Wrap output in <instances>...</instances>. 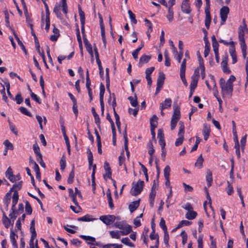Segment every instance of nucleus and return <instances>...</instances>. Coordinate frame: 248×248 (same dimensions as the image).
<instances>
[{
    "mask_svg": "<svg viewBox=\"0 0 248 248\" xmlns=\"http://www.w3.org/2000/svg\"><path fill=\"white\" fill-rule=\"evenodd\" d=\"M79 16H80V20L81 23H85V18L84 12L82 10L81 7L78 8Z\"/></svg>",
    "mask_w": 248,
    "mask_h": 248,
    "instance_id": "39",
    "label": "nucleus"
},
{
    "mask_svg": "<svg viewBox=\"0 0 248 248\" xmlns=\"http://www.w3.org/2000/svg\"><path fill=\"white\" fill-rule=\"evenodd\" d=\"M62 7L63 12L66 15L68 12L66 0H62Z\"/></svg>",
    "mask_w": 248,
    "mask_h": 248,
    "instance_id": "50",
    "label": "nucleus"
},
{
    "mask_svg": "<svg viewBox=\"0 0 248 248\" xmlns=\"http://www.w3.org/2000/svg\"><path fill=\"white\" fill-rule=\"evenodd\" d=\"M229 52L232 60V63H235L237 62V56L234 46L233 47H232L231 49H230Z\"/></svg>",
    "mask_w": 248,
    "mask_h": 248,
    "instance_id": "20",
    "label": "nucleus"
},
{
    "mask_svg": "<svg viewBox=\"0 0 248 248\" xmlns=\"http://www.w3.org/2000/svg\"><path fill=\"white\" fill-rule=\"evenodd\" d=\"M206 179L207 182V186L210 187L212 185L213 178H212V171L208 170H207V175L206 176Z\"/></svg>",
    "mask_w": 248,
    "mask_h": 248,
    "instance_id": "22",
    "label": "nucleus"
},
{
    "mask_svg": "<svg viewBox=\"0 0 248 248\" xmlns=\"http://www.w3.org/2000/svg\"><path fill=\"white\" fill-rule=\"evenodd\" d=\"M241 45V47L242 49V53L243 55V57L244 59H246L247 55V46L245 42L240 43Z\"/></svg>",
    "mask_w": 248,
    "mask_h": 248,
    "instance_id": "41",
    "label": "nucleus"
},
{
    "mask_svg": "<svg viewBox=\"0 0 248 248\" xmlns=\"http://www.w3.org/2000/svg\"><path fill=\"white\" fill-rule=\"evenodd\" d=\"M210 133V125L207 124H204L203 125V130H202V134L204 137V139L205 140H207L208 139Z\"/></svg>",
    "mask_w": 248,
    "mask_h": 248,
    "instance_id": "10",
    "label": "nucleus"
},
{
    "mask_svg": "<svg viewBox=\"0 0 248 248\" xmlns=\"http://www.w3.org/2000/svg\"><path fill=\"white\" fill-rule=\"evenodd\" d=\"M191 224V222L189 221L183 220L181 221L177 225V226L172 230V232L176 231L178 229H179L184 226H188L190 225Z\"/></svg>",
    "mask_w": 248,
    "mask_h": 248,
    "instance_id": "18",
    "label": "nucleus"
},
{
    "mask_svg": "<svg viewBox=\"0 0 248 248\" xmlns=\"http://www.w3.org/2000/svg\"><path fill=\"white\" fill-rule=\"evenodd\" d=\"M221 65L222 68L223 72L225 73L230 74L231 71L228 68V56L226 55L225 56L222 57V62H221Z\"/></svg>",
    "mask_w": 248,
    "mask_h": 248,
    "instance_id": "8",
    "label": "nucleus"
},
{
    "mask_svg": "<svg viewBox=\"0 0 248 248\" xmlns=\"http://www.w3.org/2000/svg\"><path fill=\"white\" fill-rule=\"evenodd\" d=\"M128 13L129 15V17H130V18L131 19V21L135 24H137V20L136 19V18H135V15L133 13V12L130 10H129L128 11Z\"/></svg>",
    "mask_w": 248,
    "mask_h": 248,
    "instance_id": "56",
    "label": "nucleus"
},
{
    "mask_svg": "<svg viewBox=\"0 0 248 248\" xmlns=\"http://www.w3.org/2000/svg\"><path fill=\"white\" fill-rule=\"evenodd\" d=\"M227 193L229 195H231L233 192V188L229 181H227Z\"/></svg>",
    "mask_w": 248,
    "mask_h": 248,
    "instance_id": "59",
    "label": "nucleus"
},
{
    "mask_svg": "<svg viewBox=\"0 0 248 248\" xmlns=\"http://www.w3.org/2000/svg\"><path fill=\"white\" fill-rule=\"evenodd\" d=\"M173 108H174V111H173V114L172 115V117L171 118V119L173 120H178L180 118L181 114H180V108L177 106V105H173Z\"/></svg>",
    "mask_w": 248,
    "mask_h": 248,
    "instance_id": "9",
    "label": "nucleus"
},
{
    "mask_svg": "<svg viewBox=\"0 0 248 248\" xmlns=\"http://www.w3.org/2000/svg\"><path fill=\"white\" fill-rule=\"evenodd\" d=\"M33 149L34 153L36 154L37 156H38L39 155H42L40 152V148L38 145L36 143L33 145Z\"/></svg>",
    "mask_w": 248,
    "mask_h": 248,
    "instance_id": "63",
    "label": "nucleus"
},
{
    "mask_svg": "<svg viewBox=\"0 0 248 248\" xmlns=\"http://www.w3.org/2000/svg\"><path fill=\"white\" fill-rule=\"evenodd\" d=\"M15 100L17 104H20L23 101V99L21 96V93H19L16 94L15 97Z\"/></svg>",
    "mask_w": 248,
    "mask_h": 248,
    "instance_id": "61",
    "label": "nucleus"
},
{
    "mask_svg": "<svg viewBox=\"0 0 248 248\" xmlns=\"http://www.w3.org/2000/svg\"><path fill=\"white\" fill-rule=\"evenodd\" d=\"M197 216V212L193 210H192L191 211L187 212L186 213V218H187L189 220H191V219H193L195 218H196Z\"/></svg>",
    "mask_w": 248,
    "mask_h": 248,
    "instance_id": "26",
    "label": "nucleus"
},
{
    "mask_svg": "<svg viewBox=\"0 0 248 248\" xmlns=\"http://www.w3.org/2000/svg\"><path fill=\"white\" fill-rule=\"evenodd\" d=\"M125 157L124 156V152L122 151L121 153V155L119 157V165L122 166L123 164H124Z\"/></svg>",
    "mask_w": 248,
    "mask_h": 248,
    "instance_id": "52",
    "label": "nucleus"
},
{
    "mask_svg": "<svg viewBox=\"0 0 248 248\" xmlns=\"http://www.w3.org/2000/svg\"><path fill=\"white\" fill-rule=\"evenodd\" d=\"M112 95L113 96V100L112 101V107L114 112V116L115 118L116 122L120 121V117L119 115L117 113L116 110H115V107L116 106V97L114 93H112Z\"/></svg>",
    "mask_w": 248,
    "mask_h": 248,
    "instance_id": "17",
    "label": "nucleus"
},
{
    "mask_svg": "<svg viewBox=\"0 0 248 248\" xmlns=\"http://www.w3.org/2000/svg\"><path fill=\"white\" fill-rule=\"evenodd\" d=\"M9 127H10V130L16 135H18V131L15 128V126L12 123H11V122H10L9 121Z\"/></svg>",
    "mask_w": 248,
    "mask_h": 248,
    "instance_id": "62",
    "label": "nucleus"
},
{
    "mask_svg": "<svg viewBox=\"0 0 248 248\" xmlns=\"http://www.w3.org/2000/svg\"><path fill=\"white\" fill-rule=\"evenodd\" d=\"M167 18L169 22H171L173 19V11L171 6L168 7V13L167 15Z\"/></svg>",
    "mask_w": 248,
    "mask_h": 248,
    "instance_id": "29",
    "label": "nucleus"
},
{
    "mask_svg": "<svg viewBox=\"0 0 248 248\" xmlns=\"http://www.w3.org/2000/svg\"><path fill=\"white\" fill-rule=\"evenodd\" d=\"M11 190H10L7 192L4 196V204L5 206V209L6 210L8 209V206L11 202Z\"/></svg>",
    "mask_w": 248,
    "mask_h": 248,
    "instance_id": "15",
    "label": "nucleus"
},
{
    "mask_svg": "<svg viewBox=\"0 0 248 248\" xmlns=\"http://www.w3.org/2000/svg\"><path fill=\"white\" fill-rule=\"evenodd\" d=\"M87 153L88 154V159L89 161V165L90 167L93 165V155L92 152L89 148H88Z\"/></svg>",
    "mask_w": 248,
    "mask_h": 248,
    "instance_id": "32",
    "label": "nucleus"
},
{
    "mask_svg": "<svg viewBox=\"0 0 248 248\" xmlns=\"http://www.w3.org/2000/svg\"><path fill=\"white\" fill-rule=\"evenodd\" d=\"M159 226L162 229L164 232H167V228L165 224V221L163 218H161L160 223Z\"/></svg>",
    "mask_w": 248,
    "mask_h": 248,
    "instance_id": "48",
    "label": "nucleus"
},
{
    "mask_svg": "<svg viewBox=\"0 0 248 248\" xmlns=\"http://www.w3.org/2000/svg\"><path fill=\"white\" fill-rule=\"evenodd\" d=\"M17 238L18 236L16 233H11L10 239L14 248H18L17 244L16 241Z\"/></svg>",
    "mask_w": 248,
    "mask_h": 248,
    "instance_id": "25",
    "label": "nucleus"
},
{
    "mask_svg": "<svg viewBox=\"0 0 248 248\" xmlns=\"http://www.w3.org/2000/svg\"><path fill=\"white\" fill-rule=\"evenodd\" d=\"M210 45L209 42H207L205 45L204 50V56L206 57L210 52Z\"/></svg>",
    "mask_w": 248,
    "mask_h": 248,
    "instance_id": "46",
    "label": "nucleus"
},
{
    "mask_svg": "<svg viewBox=\"0 0 248 248\" xmlns=\"http://www.w3.org/2000/svg\"><path fill=\"white\" fill-rule=\"evenodd\" d=\"M91 216L90 215H86L85 216L79 217L78 219V221H90L93 220L94 219L91 217Z\"/></svg>",
    "mask_w": 248,
    "mask_h": 248,
    "instance_id": "36",
    "label": "nucleus"
},
{
    "mask_svg": "<svg viewBox=\"0 0 248 248\" xmlns=\"http://www.w3.org/2000/svg\"><path fill=\"white\" fill-rule=\"evenodd\" d=\"M25 211L28 215L31 214L32 212L31 206L27 201L25 202Z\"/></svg>",
    "mask_w": 248,
    "mask_h": 248,
    "instance_id": "40",
    "label": "nucleus"
},
{
    "mask_svg": "<svg viewBox=\"0 0 248 248\" xmlns=\"http://www.w3.org/2000/svg\"><path fill=\"white\" fill-rule=\"evenodd\" d=\"M164 57L165 66L167 67L170 66V61L169 57V53L167 50H166L164 52Z\"/></svg>",
    "mask_w": 248,
    "mask_h": 248,
    "instance_id": "33",
    "label": "nucleus"
},
{
    "mask_svg": "<svg viewBox=\"0 0 248 248\" xmlns=\"http://www.w3.org/2000/svg\"><path fill=\"white\" fill-rule=\"evenodd\" d=\"M234 148L235 149V153L238 158H240L241 157L240 152V145L238 142V140H237L235 142V145H234Z\"/></svg>",
    "mask_w": 248,
    "mask_h": 248,
    "instance_id": "51",
    "label": "nucleus"
},
{
    "mask_svg": "<svg viewBox=\"0 0 248 248\" xmlns=\"http://www.w3.org/2000/svg\"><path fill=\"white\" fill-rule=\"evenodd\" d=\"M19 110L20 111V112L24 114V115H26L27 116H28L29 117H31L32 116V115L31 114L28 110V109L25 108V107H20L19 108Z\"/></svg>",
    "mask_w": 248,
    "mask_h": 248,
    "instance_id": "47",
    "label": "nucleus"
},
{
    "mask_svg": "<svg viewBox=\"0 0 248 248\" xmlns=\"http://www.w3.org/2000/svg\"><path fill=\"white\" fill-rule=\"evenodd\" d=\"M151 59V56L144 55H142L140 59L139 66H141L143 63H147Z\"/></svg>",
    "mask_w": 248,
    "mask_h": 248,
    "instance_id": "19",
    "label": "nucleus"
},
{
    "mask_svg": "<svg viewBox=\"0 0 248 248\" xmlns=\"http://www.w3.org/2000/svg\"><path fill=\"white\" fill-rule=\"evenodd\" d=\"M206 6L205 8V26L207 29H209L211 21V16L210 12V0H205Z\"/></svg>",
    "mask_w": 248,
    "mask_h": 248,
    "instance_id": "3",
    "label": "nucleus"
},
{
    "mask_svg": "<svg viewBox=\"0 0 248 248\" xmlns=\"http://www.w3.org/2000/svg\"><path fill=\"white\" fill-rule=\"evenodd\" d=\"M93 117L94 118V122H95V124H96L98 129L100 130V129H101V126H100L101 122H100V120L99 115H96L94 116Z\"/></svg>",
    "mask_w": 248,
    "mask_h": 248,
    "instance_id": "58",
    "label": "nucleus"
},
{
    "mask_svg": "<svg viewBox=\"0 0 248 248\" xmlns=\"http://www.w3.org/2000/svg\"><path fill=\"white\" fill-rule=\"evenodd\" d=\"M122 245H118L116 244H108L105 245L103 246V248H122Z\"/></svg>",
    "mask_w": 248,
    "mask_h": 248,
    "instance_id": "42",
    "label": "nucleus"
},
{
    "mask_svg": "<svg viewBox=\"0 0 248 248\" xmlns=\"http://www.w3.org/2000/svg\"><path fill=\"white\" fill-rule=\"evenodd\" d=\"M132 187L130 190V193L133 196H137L140 194L142 191L144 185V181L139 180L136 183L132 184Z\"/></svg>",
    "mask_w": 248,
    "mask_h": 248,
    "instance_id": "2",
    "label": "nucleus"
},
{
    "mask_svg": "<svg viewBox=\"0 0 248 248\" xmlns=\"http://www.w3.org/2000/svg\"><path fill=\"white\" fill-rule=\"evenodd\" d=\"M246 31L243 26H240L238 28V38L240 43L245 42L244 39V34Z\"/></svg>",
    "mask_w": 248,
    "mask_h": 248,
    "instance_id": "12",
    "label": "nucleus"
},
{
    "mask_svg": "<svg viewBox=\"0 0 248 248\" xmlns=\"http://www.w3.org/2000/svg\"><path fill=\"white\" fill-rule=\"evenodd\" d=\"M158 118L155 115H154L150 120V127L151 128H156L157 124Z\"/></svg>",
    "mask_w": 248,
    "mask_h": 248,
    "instance_id": "24",
    "label": "nucleus"
},
{
    "mask_svg": "<svg viewBox=\"0 0 248 248\" xmlns=\"http://www.w3.org/2000/svg\"><path fill=\"white\" fill-rule=\"evenodd\" d=\"M179 138H177L175 142V145L176 146H178L181 145L183 143V142L184 140V136L182 135H178Z\"/></svg>",
    "mask_w": 248,
    "mask_h": 248,
    "instance_id": "49",
    "label": "nucleus"
},
{
    "mask_svg": "<svg viewBox=\"0 0 248 248\" xmlns=\"http://www.w3.org/2000/svg\"><path fill=\"white\" fill-rule=\"evenodd\" d=\"M105 92V88L104 85L101 83L100 87V93H99V97H100V102H104L103 97L104 93Z\"/></svg>",
    "mask_w": 248,
    "mask_h": 248,
    "instance_id": "34",
    "label": "nucleus"
},
{
    "mask_svg": "<svg viewBox=\"0 0 248 248\" xmlns=\"http://www.w3.org/2000/svg\"><path fill=\"white\" fill-rule=\"evenodd\" d=\"M60 4H56L53 9L54 13L55 14L57 17L60 19H61L62 16V14L60 12Z\"/></svg>",
    "mask_w": 248,
    "mask_h": 248,
    "instance_id": "28",
    "label": "nucleus"
},
{
    "mask_svg": "<svg viewBox=\"0 0 248 248\" xmlns=\"http://www.w3.org/2000/svg\"><path fill=\"white\" fill-rule=\"evenodd\" d=\"M36 159H37V160L40 163V165L42 167L45 168H46V165H45V164L43 160L42 155H39L38 156H37Z\"/></svg>",
    "mask_w": 248,
    "mask_h": 248,
    "instance_id": "60",
    "label": "nucleus"
},
{
    "mask_svg": "<svg viewBox=\"0 0 248 248\" xmlns=\"http://www.w3.org/2000/svg\"><path fill=\"white\" fill-rule=\"evenodd\" d=\"M221 89V93L223 95L227 94L229 97L232 96V93L233 91V85L229 83H227L225 85H223Z\"/></svg>",
    "mask_w": 248,
    "mask_h": 248,
    "instance_id": "4",
    "label": "nucleus"
},
{
    "mask_svg": "<svg viewBox=\"0 0 248 248\" xmlns=\"http://www.w3.org/2000/svg\"><path fill=\"white\" fill-rule=\"evenodd\" d=\"M74 166H73L71 172L69 173V177L67 179V183L69 184H72L74 181Z\"/></svg>",
    "mask_w": 248,
    "mask_h": 248,
    "instance_id": "31",
    "label": "nucleus"
},
{
    "mask_svg": "<svg viewBox=\"0 0 248 248\" xmlns=\"http://www.w3.org/2000/svg\"><path fill=\"white\" fill-rule=\"evenodd\" d=\"M18 200V192L14 191L12 197V206L11 209H14L16 205L17 204Z\"/></svg>",
    "mask_w": 248,
    "mask_h": 248,
    "instance_id": "21",
    "label": "nucleus"
},
{
    "mask_svg": "<svg viewBox=\"0 0 248 248\" xmlns=\"http://www.w3.org/2000/svg\"><path fill=\"white\" fill-rule=\"evenodd\" d=\"M22 181L18 182V183L15 184L13 187L11 188V192L13 191L17 192L18 190H20L22 187Z\"/></svg>",
    "mask_w": 248,
    "mask_h": 248,
    "instance_id": "35",
    "label": "nucleus"
},
{
    "mask_svg": "<svg viewBox=\"0 0 248 248\" xmlns=\"http://www.w3.org/2000/svg\"><path fill=\"white\" fill-rule=\"evenodd\" d=\"M246 139H247V135H245L244 137H243L240 140L241 143V150L243 152H244L246 143Z\"/></svg>",
    "mask_w": 248,
    "mask_h": 248,
    "instance_id": "55",
    "label": "nucleus"
},
{
    "mask_svg": "<svg viewBox=\"0 0 248 248\" xmlns=\"http://www.w3.org/2000/svg\"><path fill=\"white\" fill-rule=\"evenodd\" d=\"M115 227L118 228L123 231H117L116 232H132V227L131 226L127 224L125 221H117L114 223ZM109 232H116L114 231H110Z\"/></svg>",
    "mask_w": 248,
    "mask_h": 248,
    "instance_id": "1",
    "label": "nucleus"
},
{
    "mask_svg": "<svg viewBox=\"0 0 248 248\" xmlns=\"http://www.w3.org/2000/svg\"><path fill=\"white\" fill-rule=\"evenodd\" d=\"M203 162V158L202 155H201L197 159L196 162L195 164V166L199 168H201L202 166V163Z\"/></svg>",
    "mask_w": 248,
    "mask_h": 248,
    "instance_id": "38",
    "label": "nucleus"
},
{
    "mask_svg": "<svg viewBox=\"0 0 248 248\" xmlns=\"http://www.w3.org/2000/svg\"><path fill=\"white\" fill-rule=\"evenodd\" d=\"M229 13V8L227 6H223L220 10V16L221 18V25H223L226 21L228 14Z\"/></svg>",
    "mask_w": 248,
    "mask_h": 248,
    "instance_id": "6",
    "label": "nucleus"
},
{
    "mask_svg": "<svg viewBox=\"0 0 248 248\" xmlns=\"http://www.w3.org/2000/svg\"><path fill=\"white\" fill-rule=\"evenodd\" d=\"M128 99L130 101V104L133 107H136L138 106V98L136 94H135L134 97L129 96L128 97Z\"/></svg>",
    "mask_w": 248,
    "mask_h": 248,
    "instance_id": "27",
    "label": "nucleus"
},
{
    "mask_svg": "<svg viewBox=\"0 0 248 248\" xmlns=\"http://www.w3.org/2000/svg\"><path fill=\"white\" fill-rule=\"evenodd\" d=\"M189 2V0H183L181 6L182 11L187 14H190L191 11Z\"/></svg>",
    "mask_w": 248,
    "mask_h": 248,
    "instance_id": "7",
    "label": "nucleus"
},
{
    "mask_svg": "<svg viewBox=\"0 0 248 248\" xmlns=\"http://www.w3.org/2000/svg\"><path fill=\"white\" fill-rule=\"evenodd\" d=\"M186 59H184L181 65L180 73H185L186 68Z\"/></svg>",
    "mask_w": 248,
    "mask_h": 248,
    "instance_id": "57",
    "label": "nucleus"
},
{
    "mask_svg": "<svg viewBox=\"0 0 248 248\" xmlns=\"http://www.w3.org/2000/svg\"><path fill=\"white\" fill-rule=\"evenodd\" d=\"M165 79V75L163 72H159V75L157 80V85L158 86L163 87L164 80Z\"/></svg>",
    "mask_w": 248,
    "mask_h": 248,
    "instance_id": "16",
    "label": "nucleus"
},
{
    "mask_svg": "<svg viewBox=\"0 0 248 248\" xmlns=\"http://www.w3.org/2000/svg\"><path fill=\"white\" fill-rule=\"evenodd\" d=\"M4 145L5 146L6 150H13L14 149V146L8 140H5L3 142Z\"/></svg>",
    "mask_w": 248,
    "mask_h": 248,
    "instance_id": "43",
    "label": "nucleus"
},
{
    "mask_svg": "<svg viewBox=\"0 0 248 248\" xmlns=\"http://www.w3.org/2000/svg\"><path fill=\"white\" fill-rule=\"evenodd\" d=\"M121 242L124 245L130 246L131 247H134V245L130 241V239L128 237L123 238L121 240Z\"/></svg>",
    "mask_w": 248,
    "mask_h": 248,
    "instance_id": "45",
    "label": "nucleus"
},
{
    "mask_svg": "<svg viewBox=\"0 0 248 248\" xmlns=\"http://www.w3.org/2000/svg\"><path fill=\"white\" fill-rule=\"evenodd\" d=\"M139 164L141 166L142 171H143V172L145 175L146 181H148V173H147L148 170H147V168L145 167V166L144 165L141 164L140 162H139Z\"/></svg>",
    "mask_w": 248,
    "mask_h": 248,
    "instance_id": "44",
    "label": "nucleus"
},
{
    "mask_svg": "<svg viewBox=\"0 0 248 248\" xmlns=\"http://www.w3.org/2000/svg\"><path fill=\"white\" fill-rule=\"evenodd\" d=\"M140 200L139 199L137 201L133 202L130 203L128 207H129L130 211L131 213H133V212H134L139 207V206L140 205Z\"/></svg>",
    "mask_w": 248,
    "mask_h": 248,
    "instance_id": "14",
    "label": "nucleus"
},
{
    "mask_svg": "<svg viewBox=\"0 0 248 248\" xmlns=\"http://www.w3.org/2000/svg\"><path fill=\"white\" fill-rule=\"evenodd\" d=\"M171 102L172 101L170 98L166 99L164 102H162L160 104L161 109L163 110L164 109L170 108L171 105Z\"/></svg>",
    "mask_w": 248,
    "mask_h": 248,
    "instance_id": "13",
    "label": "nucleus"
},
{
    "mask_svg": "<svg viewBox=\"0 0 248 248\" xmlns=\"http://www.w3.org/2000/svg\"><path fill=\"white\" fill-rule=\"evenodd\" d=\"M170 169L169 165L165 167L164 170V174L165 178H170Z\"/></svg>",
    "mask_w": 248,
    "mask_h": 248,
    "instance_id": "53",
    "label": "nucleus"
},
{
    "mask_svg": "<svg viewBox=\"0 0 248 248\" xmlns=\"http://www.w3.org/2000/svg\"><path fill=\"white\" fill-rule=\"evenodd\" d=\"M3 213V217H2V222L3 224L5 226V227L7 228H8L10 224H11V220L10 219L6 216V214L5 212L2 211Z\"/></svg>",
    "mask_w": 248,
    "mask_h": 248,
    "instance_id": "23",
    "label": "nucleus"
},
{
    "mask_svg": "<svg viewBox=\"0 0 248 248\" xmlns=\"http://www.w3.org/2000/svg\"><path fill=\"white\" fill-rule=\"evenodd\" d=\"M61 170H63L66 167V159L64 156H62L60 162Z\"/></svg>",
    "mask_w": 248,
    "mask_h": 248,
    "instance_id": "54",
    "label": "nucleus"
},
{
    "mask_svg": "<svg viewBox=\"0 0 248 248\" xmlns=\"http://www.w3.org/2000/svg\"><path fill=\"white\" fill-rule=\"evenodd\" d=\"M31 97L33 100H35L38 104L41 103V102L39 98L37 96L36 94H35L34 93H32V92H31Z\"/></svg>",
    "mask_w": 248,
    "mask_h": 248,
    "instance_id": "64",
    "label": "nucleus"
},
{
    "mask_svg": "<svg viewBox=\"0 0 248 248\" xmlns=\"http://www.w3.org/2000/svg\"><path fill=\"white\" fill-rule=\"evenodd\" d=\"M124 149H125V152H126V156L129 158V156H130V152H129V151L128 150V138H127L126 128L125 129V130L124 131Z\"/></svg>",
    "mask_w": 248,
    "mask_h": 248,
    "instance_id": "11",
    "label": "nucleus"
},
{
    "mask_svg": "<svg viewBox=\"0 0 248 248\" xmlns=\"http://www.w3.org/2000/svg\"><path fill=\"white\" fill-rule=\"evenodd\" d=\"M116 219V217L114 215H104L100 217V219L107 225L112 224Z\"/></svg>",
    "mask_w": 248,
    "mask_h": 248,
    "instance_id": "5",
    "label": "nucleus"
},
{
    "mask_svg": "<svg viewBox=\"0 0 248 248\" xmlns=\"http://www.w3.org/2000/svg\"><path fill=\"white\" fill-rule=\"evenodd\" d=\"M179 129L178 135L184 136V133H185L184 123L182 121H180V122H179Z\"/></svg>",
    "mask_w": 248,
    "mask_h": 248,
    "instance_id": "37",
    "label": "nucleus"
},
{
    "mask_svg": "<svg viewBox=\"0 0 248 248\" xmlns=\"http://www.w3.org/2000/svg\"><path fill=\"white\" fill-rule=\"evenodd\" d=\"M12 212L10 214L9 216L10 217L11 219H15L17 215L21 214L22 213L21 212H19L18 210H16V207L14 208V209H11Z\"/></svg>",
    "mask_w": 248,
    "mask_h": 248,
    "instance_id": "30",
    "label": "nucleus"
}]
</instances>
